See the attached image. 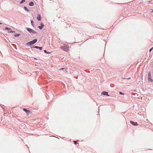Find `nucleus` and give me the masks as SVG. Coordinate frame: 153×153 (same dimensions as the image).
Listing matches in <instances>:
<instances>
[{"mask_svg": "<svg viewBox=\"0 0 153 153\" xmlns=\"http://www.w3.org/2000/svg\"><path fill=\"white\" fill-rule=\"evenodd\" d=\"M41 25L38 27L40 30H42L44 27V25L42 23H41L40 24Z\"/></svg>", "mask_w": 153, "mask_h": 153, "instance_id": "obj_7", "label": "nucleus"}, {"mask_svg": "<svg viewBox=\"0 0 153 153\" xmlns=\"http://www.w3.org/2000/svg\"><path fill=\"white\" fill-rule=\"evenodd\" d=\"M108 93L106 91H103L102 93V95H105V96H109V95L108 94Z\"/></svg>", "mask_w": 153, "mask_h": 153, "instance_id": "obj_8", "label": "nucleus"}, {"mask_svg": "<svg viewBox=\"0 0 153 153\" xmlns=\"http://www.w3.org/2000/svg\"><path fill=\"white\" fill-rule=\"evenodd\" d=\"M69 46L67 45H65L64 46H62L60 47V48L65 51H68L69 50Z\"/></svg>", "mask_w": 153, "mask_h": 153, "instance_id": "obj_2", "label": "nucleus"}, {"mask_svg": "<svg viewBox=\"0 0 153 153\" xmlns=\"http://www.w3.org/2000/svg\"><path fill=\"white\" fill-rule=\"evenodd\" d=\"M153 12V9H152V11L151 12Z\"/></svg>", "mask_w": 153, "mask_h": 153, "instance_id": "obj_30", "label": "nucleus"}, {"mask_svg": "<svg viewBox=\"0 0 153 153\" xmlns=\"http://www.w3.org/2000/svg\"><path fill=\"white\" fill-rule=\"evenodd\" d=\"M79 141V140H77V141H73V142L75 144V145H76L78 143H77V142H78Z\"/></svg>", "mask_w": 153, "mask_h": 153, "instance_id": "obj_17", "label": "nucleus"}, {"mask_svg": "<svg viewBox=\"0 0 153 153\" xmlns=\"http://www.w3.org/2000/svg\"><path fill=\"white\" fill-rule=\"evenodd\" d=\"M121 19V18H119V19Z\"/></svg>", "mask_w": 153, "mask_h": 153, "instance_id": "obj_33", "label": "nucleus"}, {"mask_svg": "<svg viewBox=\"0 0 153 153\" xmlns=\"http://www.w3.org/2000/svg\"><path fill=\"white\" fill-rule=\"evenodd\" d=\"M44 53H46L49 54L50 53V52H47V51L45 50H44Z\"/></svg>", "mask_w": 153, "mask_h": 153, "instance_id": "obj_18", "label": "nucleus"}, {"mask_svg": "<svg viewBox=\"0 0 153 153\" xmlns=\"http://www.w3.org/2000/svg\"><path fill=\"white\" fill-rule=\"evenodd\" d=\"M138 95L137 93H134V96H137Z\"/></svg>", "mask_w": 153, "mask_h": 153, "instance_id": "obj_25", "label": "nucleus"}, {"mask_svg": "<svg viewBox=\"0 0 153 153\" xmlns=\"http://www.w3.org/2000/svg\"><path fill=\"white\" fill-rule=\"evenodd\" d=\"M138 125V124H137V122H134V126H137Z\"/></svg>", "mask_w": 153, "mask_h": 153, "instance_id": "obj_23", "label": "nucleus"}, {"mask_svg": "<svg viewBox=\"0 0 153 153\" xmlns=\"http://www.w3.org/2000/svg\"><path fill=\"white\" fill-rule=\"evenodd\" d=\"M0 106H1V107L2 108H3L2 107V106H1V105H0Z\"/></svg>", "mask_w": 153, "mask_h": 153, "instance_id": "obj_31", "label": "nucleus"}, {"mask_svg": "<svg viewBox=\"0 0 153 153\" xmlns=\"http://www.w3.org/2000/svg\"><path fill=\"white\" fill-rule=\"evenodd\" d=\"M65 70L66 72H67V70L66 69Z\"/></svg>", "mask_w": 153, "mask_h": 153, "instance_id": "obj_29", "label": "nucleus"}, {"mask_svg": "<svg viewBox=\"0 0 153 153\" xmlns=\"http://www.w3.org/2000/svg\"><path fill=\"white\" fill-rule=\"evenodd\" d=\"M34 59L36 60H38V59L36 58L35 57H34Z\"/></svg>", "mask_w": 153, "mask_h": 153, "instance_id": "obj_26", "label": "nucleus"}, {"mask_svg": "<svg viewBox=\"0 0 153 153\" xmlns=\"http://www.w3.org/2000/svg\"><path fill=\"white\" fill-rule=\"evenodd\" d=\"M23 110L26 113L28 116L29 114L30 113V110L26 109V108H23Z\"/></svg>", "mask_w": 153, "mask_h": 153, "instance_id": "obj_4", "label": "nucleus"}, {"mask_svg": "<svg viewBox=\"0 0 153 153\" xmlns=\"http://www.w3.org/2000/svg\"><path fill=\"white\" fill-rule=\"evenodd\" d=\"M38 39H34L32 41L27 42L25 44L26 46H31L35 44L37 41Z\"/></svg>", "mask_w": 153, "mask_h": 153, "instance_id": "obj_1", "label": "nucleus"}, {"mask_svg": "<svg viewBox=\"0 0 153 153\" xmlns=\"http://www.w3.org/2000/svg\"><path fill=\"white\" fill-rule=\"evenodd\" d=\"M35 63H38V62H34Z\"/></svg>", "mask_w": 153, "mask_h": 153, "instance_id": "obj_28", "label": "nucleus"}, {"mask_svg": "<svg viewBox=\"0 0 153 153\" xmlns=\"http://www.w3.org/2000/svg\"><path fill=\"white\" fill-rule=\"evenodd\" d=\"M21 35V34L20 33H16L14 35V36L15 37H19V36Z\"/></svg>", "mask_w": 153, "mask_h": 153, "instance_id": "obj_13", "label": "nucleus"}, {"mask_svg": "<svg viewBox=\"0 0 153 153\" xmlns=\"http://www.w3.org/2000/svg\"><path fill=\"white\" fill-rule=\"evenodd\" d=\"M26 0H22L20 2V4H22L25 2Z\"/></svg>", "mask_w": 153, "mask_h": 153, "instance_id": "obj_16", "label": "nucleus"}, {"mask_svg": "<svg viewBox=\"0 0 153 153\" xmlns=\"http://www.w3.org/2000/svg\"><path fill=\"white\" fill-rule=\"evenodd\" d=\"M30 22H31V25H32V26H33L34 27V22H33V21L32 20H31Z\"/></svg>", "mask_w": 153, "mask_h": 153, "instance_id": "obj_15", "label": "nucleus"}, {"mask_svg": "<svg viewBox=\"0 0 153 153\" xmlns=\"http://www.w3.org/2000/svg\"><path fill=\"white\" fill-rule=\"evenodd\" d=\"M153 48V47L152 48H151V49H150V50H149V52H151V51H152V49Z\"/></svg>", "mask_w": 153, "mask_h": 153, "instance_id": "obj_24", "label": "nucleus"}, {"mask_svg": "<svg viewBox=\"0 0 153 153\" xmlns=\"http://www.w3.org/2000/svg\"><path fill=\"white\" fill-rule=\"evenodd\" d=\"M29 5L30 6H33L34 5V3L33 1H30L29 3Z\"/></svg>", "mask_w": 153, "mask_h": 153, "instance_id": "obj_10", "label": "nucleus"}, {"mask_svg": "<svg viewBox=\"0 0 153 153\" xmlns=\"http://www.w3.org/2000/svg\"><path fill=\"white\" fill-rule=\"evenodd\" d=\"M15 31H13L11 30H9L8 31V33H15Z\"/></svg>", "mask_w": 153, "mask_h": 153, "instance_id": "obj_14", "label": "nucleus"}, {"mask_svg": "<svg viewBox=\"0 0 153 153\" xmlns=\"http://www.w3.org/2000/svg\"><path fill=\"white\" fill-rule=\"evenodd\" d=\"M127 128H128V129H129V128H130V129H131L132 130V131H133V128L132 127V128H131V125H128L127 126Z\"/></svg>", "mask_w": 153, "mask_h": 153, "instance_id": "obj_12", "label": "nucleus"}, {"mask_svg": "<svg viewBox=\"0 0 153 153\" xmlns=\"http://www.w3.org/2000/svg\"><path fill=\"white\" fill-rule=\"evenodd\" d=\"M2 24V23H1L0 22V25Z\"/></svg>", "mask_w": 153, "mask_h": 153, "instance_id": "obj_32", "label": "nucleus"}, {"mask_svg": "<svg viewBox=\"0 0 153 153\" xmlns=\"http://www.w3.org/2000/svg\"><path fill=\"white\" fill-rule=\"evenodd\" d=\"M38 21H41V16L40 14H38L37 16L36 17Z\"/></svg>", "mask_w": 153, "mask_h": 153, "instance_id": "obj_9", "label": "nucleus"}, {"mask_svg": "<svg viewBox=\"0 0 153 153\" xmlns=\"http://www.w3.org/2000/svg\"><path fill=\"white\" fill-rule=\"evenodd\" d=\"M27 134H31V133H30V134H29V133H28Z\"/></svg>", "mask_w": 153, "mask_h": 153, "instance_id": "obj_34", "label": "nucleus"}, {"mask_svg": "<svg viewBox=\"0 0 153 153\" xmlns=\"http://www.w3.org/2000/svg\"><path fill=\"white\" fill-rule=\"evenodd\" d=\"M26 29L30 33H37V32L29 28V27H27L26 28Z\"/></svg>", "mask_w": 153, "mask_h": 153, "instance_id": "obj_3", "label": "nucleus"}, {"mask_svg": "<svg viewBox=\"0 0 153 153\" xmlns=\"http://www.w3.org/2000/svg\"><path fill=\"white\" fill-rule=\"evenodd\" d=\"M66 69L67 70H68V68H61L60 69V70H65V69Z\"/></svg>", "mask_w": 153, "mask_h": 153, "instance_id": "obj_20", "label": "nucleus"}, {"mask_svg": "<svg viewBox=\"0 0 153 153\" xmlns=\"http://www.w3.org/2000/svg\"><path fill=\"white\" fill-rule=\"evenodd\" d=\"M52 136V137H56V138H57V137H55V136ZM50 137H51V136H50Z\"/></svg>", "mask_w": 153, "mask_h": 153, "instance_id": "obj_27", "label": "nucleus"}, {"mask_svg": "<svg viewBox=\"0 0 153 153\" xmlns=\"http://www.w3.org/2000/svg\"><path fill=\"white\" fill-rule=\"evenodd\" d=\"M119 93H120V95H124V94L122 92H120Z\"/></svg>", "mask_w": 153, "mask_h": 153, "instance_id": "obj_21", "label": "nucleus"}, {"mask_svg": "<svg viewBox=\"0 0 153 153\" xmlns=\"http://www.w3.org/2000/svg\"><path fill=\"white\" fill-rule=\"evenodd\" d=\"M23 8L27 12H29L30 10L27 8L26 6H24Z\"/></svg>", "mask_w": 153, "mask_h": 153, "instance_id": "obj_11", "label": "nucleus"}, {"mask_svg": "<svg viewBox=\"0 0 153 153\" xmlns=\"http://www.w3.org/2000/svg\"><path fill=\"white\" fill-rule=\"evenodd\" d=\"M148 79L149 80L152 82L153 81V79H152L151 75L150 72H149L148 73Z\"/></svg>", "mask_w": 153, "mask_h": 153, "instance_id": "obj_6", "label": "nucleus"}, {"mask_svg": "<svg viewBox=\"0 0 153 153\" xmlns=\"http://www.w3.org/2000/svg\"><path fill=\"white\" fill-rule=\"evenodd\" d=\"M130 123L132 124V125L134 126V121H130Z\"/></svg>", "mask_w": 153, "mask_h": 153, "instance_id": "obj_19", "label": "nucleus"}, {"mask_svg": "<svg viewBox=\"0 0 153 153\" xmlns=\"http://www.w3.org/2000/svg\"><path fill=\"white\" fill-rule=\"evenodd\" d=\"M5 30H10V29L9 28H8V27H6L5 28Z\"/></svg>", "mask_w": 153, "mask_h": 153, "instance_id": "obj_22", "label": "nucleus"}, {"mask_svg": "<svg viewBox=\"0 0 153 153\" xmlns=\"http://www.w3.org/2000/svg\"><path fill=\"white\" fill-rule=\"evenodd\" d=\"M31 49H32L33 48H35L36 49H39L40 50H41V51L42 50V48H43L42 47H39V46H36L31 47Z\"/></svg>", "mask_w": 153, "mask_h": 153, "instance_id": "obj_5", "label": "nucleus"}]
</instances>
